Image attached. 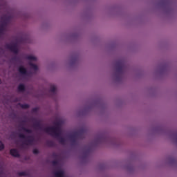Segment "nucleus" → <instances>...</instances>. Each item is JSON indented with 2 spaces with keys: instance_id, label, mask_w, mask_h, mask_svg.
<instances>
[{
  "instance_id": "20e7f679",
  "label": "nucleus",
  "mask_w": 177,
  "mask_h": 177,
  "mask_svg": "<svg viewBox=\"0 0 177 177\" xmlns=\"http://www.w3.org/2000/svg\"><path fill=\"white\" fill-rule=\"evenodd\" d=\"M125 67V63L122 60H119L116 62V73L121 74Z\"/></svg>"
},
{
  "instance_id": "4be33fe9",
  "label": "nucleus",
  "mask_w": 177,
  "mask_h": 177,
  "mask_svg": "<svg viewBox=\"0 0 177 177\" xmlns=\"http://www.w3.org/2000/svg\"><path fill=\"white\" fill-rule=\"evenodd\" d=\"M53 165L56 166L59 164V162L57 160H53L52 162Z\"/></svg>"
},
{
  "instance_id": "a211bd4d",
  "label": "nucleus",
  "mask_w": 177,
  "mask_h": 177,
  "mask_svg": "<svg viewBox=\"0 0 177 177\" xmlns=\"http://www.w3.org/2000/svg\"><path fill=\"white\" fill-rule=\"evenodd\" d=\"M50 92L51 93H56V86L55 85H51L50 87Z\"/></svg>"
},
{
  "instance_id": "b1692460",
  "label": "nucleus",
  "mask_w": 177,
  "mask_h": 177,
  "mask_svg": "<svg viewBox=\"0 0 177 177\" xmlns=\"http://www.w3.org/2000/svg\"><path fill=\"white\" fill-rule=\"evenodd\" d=\"M21 123H22V124H25V123H26V120H22V121H21Z\"/></svg>"
},
{
  "instance_id": "f257e3e1",
  "label": "nucleus",
  "mask_w": 177,
  "mask_h": 177,
  "mask_svg": "<svg viewBox=\"0 0 177 177\" xmlns=\"http://www.w3.org/2000/svg\"><path fill=\"white\" fill-rule=\"evenodd\" d=\"M55 127H46L44 128V131L51 136L59 138V136H60V133H62V121H57L55 122Z\"/></svg>"
},
{
  "instance_id": "6ab92c4d",
  "label": "nucleus",
  "mask_w": 177,
  "mask_h": 177,
  "mask_svg": "<svg viewBox=\"0 0 177 177\" xmlns=\"http://www.w3.org/2000/svg\"><path fill=\"white\" fill-rule=\"evenodd\" d=\"M21 109H29L30 105L28 104H21Z\"/></svg>"
},
{
  "instance_id": "f03ea898",
  "label": "nucleus",
  "mask_w": 177,
  "mask_h": 177,
  "mask_svg": "<svg viewBox=\"0 0 177 177\" xmlns=\"http://www.w3.org/2000/svg\"><path fill=\"white\" fill-rule=\"evenodd\" d=\"M85 135V130L80 129L78 131L74 132L72 133L69 138L72 142V145H75L77 143V139H84Z\"/></svg>"
},
{
  "instance_id": "f8f14e48",
  "label": "nucleus",
  "mask_w": 177,
  "mask_h": 177,
  "mask_svg": "<svg viewBox=\"0 0 177 177\" xmlns=\"http://www.w3.org/2000/svg\"><path fill=\"white\" fill-rule=\"evenodd\" d=\"M26 91V86L23 84H21L18 86L19 92H24Z\"/></svg>"
},
{
  "instance_id": "4468645a",
  "label": "nucleus",
  "mask_w": 177,
  "mask_h": 177,
  "mask_svg": "<svg viewBox=\"0 0 177 177\" xmlns=\"http://www.w3.org/2000/svg\"><path fill=\"white\" fill-rule=\"evenodd\" d=\"M33 127H34V128H39V129H41V122H39V121H36V122L33 124Z\"/></svg>"
},
{
  "instance_id": "1a4fd4ad",
  "label": "nucleus",
  "mask_w": 177,
  "mask_h": 177,
  "mask_svg": "<svg viewBox=\"0 0 177 177\" xmlns=\"http://www.w3.org/2000/svg\"><path fill=\"white\" fill-rule=\"evenodd\" d=\"M55 177H64V171L59 170L55 172Z\"/></svg>"
},
{
  "instance_id": "ddd939ff",
  "label": "nucleus",
  "mask_w": 177,
  "mask_h": 177,
  "mask_svg": "<svg viewBox=\"0 0 177 177\" xmlns=\"http://www.w3.org/2000/svg\"><path fill=\"white\" fill-rule=\"evenodd\" d=\"M29 66H30V68H32V70H34L35 71H37L38 70V66L32 64V62H29Z\"/></svg>"
},
{
  "instance_id": "f3484780",
  "label": "nucleus",
  "mask_w": 177,
  "mask_h": 177,
  "mask_svg": "<svg viewBox=\"0 0 177 177\" xmlns=\"http://www.w3.org/2000/svg\"><path fill=\"white\" fill-rule=\"evenodd\" d=\"M26 59H27V60H30V61H34V62L37 61V58L32 55H28L26 57Z\"/></svg>"
},
{
  "instance_id": "9b49d317",
  "label": "nucleus",
  "mask_w": 177,
  "mask_h": 177,
  "mask_svg": "<svg viewBox=\"0 0 177 177\" xmlns=\"http://www.w3.org/2000/svg\"><path fill=\"white\" fill-rule=\"evenodd\" d=\"M6 24H3V22H1V25H0V32L1 34H3V32L5 31L6 28Z\"/></svg>"
},
{
  "instance_id": "6e6552de",
  "label": "nucleus",
  "mask_w": 177,
  "mask_h": 177,
  "mask_svg": "<svg viewBox=\"0 0 177 177\" xmlns=\"http://www.w3.org/2000/svg\"><path fill=\"white\" fill-rule=\"evenodd\" d=\"M10 154L12 156V157H20V153H19V151L16 149H12L10 150Z\"/></svg>"
},
{
  "instance_id": "393cba45",
  "label": "nucleus",
  "mask_w": 177,
  "mask_h": 177,
  "mask_svg": "<svg viewBox=\"0 0 177 177\" xmlns=\"http://www.w3.org/2000/svg\"><path fill=\"white\" fill-rule=\"evenodd\" d=\"M13 60H16V57H14V58H13Z\"/></svg>"
},
{
  "instance_id": "412c9836",
  "label": "nucleus",
  "mask_w": 177,
  "mask_h": 177,
  "mask_svg": "<svg viewBox=\"0 0 177 177\" xmlns=\"http://www.w3.org/2000/svg\"><path fill=\"white\" fill-rule=\"evenodd\" d=\"M19 176H26L27 175V173L26 171H21L18 173Z\"/></svg>"
},
{
  "instance_id": "9d476101",
  "label": "nucleus",
  "mask_w": 177,
  "mask_h": 177,
  "mask_svg": "<svg viewBox=\"0 0 177 177\" xmlns=\"http://www.w3.org/2000/svg\"><path fill=\"white\" fill-rule=\"evenodd\" d=\"M61 136H62V133H60L59 137H55V138H57L59 142L61 143V145H64L66 143V139H64V138L63 137H61Z\"/></svg>"
},
{
  "instance_id": "423d86ee",
  "label": "nucleus",
  "mask_w": 177,
  "mask_h": 177,
  "mask_svg": "<svg viewBox=\"0 0 177 177\" xmlns=\"http://www.w3.org/2000/svg\"><path fill=\"white\" fill-rule=\"evenodd\" d=\"M1 20L3 24L8 26L10 20H12V17L10 15H3L1 17Z\"/></svg>"
},
{
  "instance_id": "2eb2a0df",
  "label": "nucleus",
  "mask_w": 177,
  "mask_h": 177,
  "mask_svg": "<svg viewBox=\"0 0 177 177\" xmlns=\"http://www.w3.org/2000/svg\"><path fill=\"white\" fill-rule=\"evenodd\" d=\"M46 145L48 146V147H53L55 146V142L52 140H48L46 141Z\"/></svg>"
},
{
  "instance_id": "a878e982",
  "label": "nucleus",
  "mask_w": 177,
  "mask_h": 177,
  "mask_svg": "<svg viewBox=\"0 0 177 177\" xmlns=\"http://www.w3.org/2000/svg\"><path fill=\"white\" fill-rule=\"evenodd\" d=\"M1 35V33L0 32V35Z\"/></svg>"
},
{
  "instance_id": "5701e85b",
  "label": "nucleus",
  "mask_w": 177,
  "mask_h": 177,
  "mask_svg": "<svg viewBox=\"0 0 177 177\" xmlns=\"http://www.w3.org/2000/svg\"><path fill=\"white\" fill-rule=\"evenodd\" d=\"M39 151L37 149H33V154H39Z\"/></svg>"
},
{
  "instance_id": "7ed1b4c3",
  "label": "nucleus",
  "mask_w": 177,
  "mask_h": 177,
  "mask_svg": "<svg viewBox=\"0 0 177 177\" xmlns=\"http://www.w3.org/2000/svg\"><path fill=\"white\" fill-rule=\"evenodd\" d=\"M19 138H20V139H24V140L23 141V145H24L25 146H32L35 140L34 139V137H32V136H28L26 137V135L23 133H19Z\"/></svg>"
},
{
  "instance_id": "aec40b11",
  "label": "nucleus",
  "mask_w": 177,
  "mask_h": 177,
  "mask_svg": "<svg viewBox=\"0 0 177 177\" xmlns=\"http://www.w3.org/2000/svg\"><path fill=\"white\" fill-rule=\"evenodd\" d=\"M3 149H5V145H3L2 141H0V151H2V150H3Z\"/></svg>"
},
{
  "instance_id": "39448f33",
  "label": "nucleus",
  "mask_w": 177,
  "mask_h": 177,
  "mask_svg": "<svg viewBox=\"0 0 177 177\" xmlns=\"http://www.w3.org/2000/svg\"><path fill=\"white\" fill-rule=\"evenodd\" d=\"M6 49H9L10 52L17 54L19 53V48H17V44H6Z\"/></svg>"
},
{
  "instance_id": "dca6fc26",
  "label": "nucleus",
  "mask_w": 177,
  "mask_h": 177,
  "mask_svg": "<svg viewBox=\"0 0 177 177\" xmlns=\"http://www.w3.org/2000/svg\"><path fill=\"white\" fill-rule=\"evenodd\" d=\"M21 130L24 131V132H26L27 133H32V130L27 129L24 127H21Z\"/></svg>"
},
{
  "instance_id": "bb28decb",
  "label": "nucleus",
  "mask_w": 177,
  "mask_h": 177,
  "mask_svg": "<svg viewBox=\"0 0 177 177\" xmlns=\"http://www.w3.org/2000/svg\"><path fill=\"white\" fill-rule=\"evenodd\" d=\"M0 83H1V80H0Z\"/></svg>"
},
{
  "instance_id": "0eeeda50",
  "label": "nucleus",
  "mask_w": 177,
  "mask_h": 177,
  "mask_svg": "<svg viewBox=\"0 0 177 177\" xmlns=\"http://www.w3.org/2000/svg\"><path fill=\"white\" fill-rule=\"evenodd\" d=\"M18 71L20 73V74H22V75H28V72L27 71V69L24 68V66H19Z\"/></svg>"
}]
</instances>
